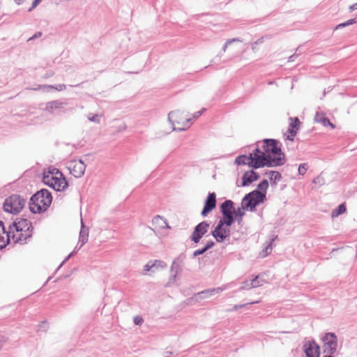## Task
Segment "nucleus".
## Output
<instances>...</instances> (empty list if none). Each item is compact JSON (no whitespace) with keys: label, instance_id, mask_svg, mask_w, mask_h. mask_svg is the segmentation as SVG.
<instances>
[{"label":"nucleus","instance_id":"nucleus-1","mask_svg":"<svg viewBox=\"0 0 357 357\" xmlns=\"http://www.w3.org/2000/svg\"><path fill=\"white\" fill-rule=\"evenodd\" d=\"M255 152L257 156L255 165L260 167L281 166L286 162L279 142L273 139L258 142Z\"/></svg>","mask_w":357,"mask_h":357},{"label":"nucleus","instance_id":"nucleus-2","mask_svg":"<svg viewBox=\"0 0 357 357\" xmlns=\"http://www.w3.org/2000/svg\"><path fill=\"white\" fill-rule=\"evenodd\" d=\"M43 183L56 191H63L68 186L63 173L54 167H48L43 172Z\"/></svg>","mask_w":357,"mask_h":357},{"label":"nucleus","instance_id":"nucleus-3","mask_svg":"<svg viewBox=\"0 0 357 357\" xmlns=\"http://www.w3.org/2000/svg\"><path fill=\"white\" fill-rule=\"evenodd\" d=\"M12 233V242L24 243L32 236L33 227L31 222L26 219H20L10 227Z\"/></svg>","mask_w":357,"mask_h":357},{"label":"nucleus","instance_id":"nucleus-4","mask_svg":"<svg viewBox=\"0 0 357 357\" xmlns=\"http://www.w3.org/2000/svg\"><path fill=\"white\" fill-rule=\"evenodd\" d=\"M52 201L51 193L46 189L40 190L31 197L29 208L33 213L45 212L50 206Z\"/></svg>","mask_w":357,"mask_h":357},{"label":"nucleus","instance_id":"nucleus-5","mask_svg":"<svg viewBox=\"0 0 357 357\" xmlns=\"http://www.w3.org/2000/svg\"><path fill=\"white\" fill-rule=\"evenodd\" d=\"M174 130H185L190 128V118L184 112L173 111L168 116Z\"/></svg>","mask_w":357,"mask_h":357},{"label":"nucleus","instance_id":"nucleus-6","mask_svg":"<svg viewBox=\"0 0 357 357\" xmlns=\"http://www.w3.org/2000/svg\"><path fill=\"white\" fill-rule=\"evenodd\" d=\"M25 202V199L20 195H13L5 200L3 209L10 213L17 214L22 210Z\"/></svg>","mask_w":357,"mask_h":357},{"label":"nucleus","instance_id":"nucleus-7","mask_svg":"<svg viewBox=\"0 0 357 357\" xmlns=\"http://www.w3.org/2000/svg\"><path fill=\"white\" fill-rule=\"evenodd\" d=\"M264 198L265 195L262 192L255 190L249 193L243 199L241 203L243 209L250 208V210H252L257 205L262 202Z\"/></svg>","mask_w":357,"mask_h":357},{"label":"nucleus","instance_id":"nucleus-8","mask_svg":"<svg viewBox=\"0 0 357 357\" xmlns=\"http://www.w3.org/2000/svg\"><path fill=\"white\" fill-rule=\"evenodd\" d=\"M227 225L223 220H220L217 227L212 232V235L218 242H222L230 234V227Z\"/></svg>","mask_w":357,"mask_h":357},{"label":"nucleus","instance_id":"nucleus-9","mask_svg":"<svg viewBox=\"0 0 357 357\" xmlns=\"http://www.w3.org/2000/svg\"><path fill=\"white\" fill-rule=\"evenodd\" d=\"M233 204L231 200H227L221 204V211L223 217L220 220H223L227 225H231L234 222L232 215L234 212Z\"/></svg>","mask_w":357,"mask_h":357},{"label":"nucleus","instance_id":"nucleus-10","mask_svg":"<svg viewBox=\"0 0 357 357\" xmlns=\"http://www.w3.org/2000/svg\"><path fill=\"white\" fill-rule=\"evenodd\" d=\"M70 173L75 177H81L85 172L86 166L81 160H71L68 165Z\"/></svg>","mask_w":357,"mask_h":357},{"label":"nucleus","instance_id":"nucleus-11","mask_svg":"<svg viewBox=\"0 0 357 357\" xmlns=\"http://www.w3.org/2000/svg\"><path fill=\"white\" fill-rule=\"evenodd\" d=\"M324 343V348L328 350L331 354L336 351L337 347V337L333 333H326L322 338Z\"/></svg>","mask_w":357,"mask_h":357},{"label":"nucleus","instance_id":"nucleus-12","mask_svg":"<svg viewBox=\"0 0 357 357\" xmlns=\"http://www.w3.org/2000/svg\"><path fill=\"white\" fill-rule=\"evenodd\" d=\"M208 228L209 224L206 222L203 221L199 223L191 235V240L195 243H199L202 237L208 231Z\"/></svg>","mask_w":357,"mask_h":357},{"label":"nucleus","instance_id":"nucleus-13","mask_svg":"<svg viewBox=\"0 0 357 357\" xmlns=\"http://www.w3.org/2000/svg\"><path fill=\"white\" fill-rule=\"evenodd\" d=\"M255 158H257L255 151H253L249 155H241L238 156L235 160V163L238 165H248L249 167L258 169L261 168L260 167L255 165Z\"/></svg>","mask_w":357,"mask_h":357},{"label":"nucleus","instance_id":"nucleus-14","mask_svg":"<svg viewBox=\"0 0 357 357\" xmlns=\"http://www.w3.org/2000/svg\"><path fill=\"white\" fill-rule=\"evenodd\" d=\"M303 351L307 357H319L320 348L313 341H309L303 345Z\"/></svg>","mask_w":357,"mask_h":357},{"label":"nucleus","instance_id":"nucleus-15","mask_svg":"<svg viewBox=\"0 0 357 357\" xmlns=\"http://www.w3.org/2000/svg\"><path fill=\"white\" fill-rule=\"evenodd\" d=\"M167 268V264L160 260H154L149 261L144 267L145 273L152 271L153 273L159 272Z\"/></svg>","mask_w":357,"mask_h":357},{"label":"nucleus","instance_id":"nucleus-16","mask_svg":"<svg viewBox=\"0 0 357 357\" xmlns=\"http://www.w3.org/2000/svg\"><path fill=\"white\" fill-rule=\"evenodd\" d=\"M216 206V195L214 192L209 193L206 200L204 203V208L202 211V215L203 216H206L210 213L213 209L215 208Z\"/></svg>","mask_w":357,"mask_h":357},{"label":"nucleus","instance_id":"nucleus-17","mask_svg":"<svg viewBox=\"0 0 357 357\" xmlns=\"http://www.w3.org/2000/svg\"><path fill=\"white\" fill-rule=\"evenodd\" d=\"M291 122L287 133V139L294 141V137L299 130L301 123L297 117L291 119Z\"/></svg>","mask_w":357,"mask_h":357},{"label":"nucleus","instance_id":"nucleus-18","mask_svg":"<svg viewBox=\"0 0 357 357\" xmlns=\"http://www.w3.org/2000/svg\"><path fill=\"white\" fill-rule=\"evenodd\" d=\"M266 282L265 280L257 275L255 278L250 280H246L243 283V289H249L252 288H256L262 286Z\"/></svg>","mask_w":357,"mask_h":357},{"label":"nucleus","instance_id":"nucleus-19","mask_svg":"<svg viewBox=\"0 0 357 357\" xmlns=\"http://www.w3.org/2000/svg\"><path fill=\"white\" fill-rule=\"evenodd\" d=\"M11 241L12 238L9 233L5 230L3 222L0 221V250L5 248Z\"/></svg>","mask_w":357,"mask_h":357},{"label":"nucleus","instance_id":"nucleus-20","mask_svg":"<svg viewBox=\"0 0 357 357\" xmlns=\"http://www.w3.org/2000/svg\"><path fill=\"white\" fill-rule=\"evenodd\" d=\"M152 225L154 227V229L157 231L162 229L169 228L166 219L161 217L160 215H156L153 218L152 220Z\"/></svg>","mask_w":357,"mask_h":357},{"label":"nucleus","instance_id":"nucleus-21","mask_svg":"<svg viewBox=\"0 0 357 357\" xmlns=\"http://www.w3.org/2000/svg\"><path fill=\"white\" fill-rule=\"evenodd\" d=\"M259 176L257 174V173H256L255 172H254L252 170L246 172L243 174V178H242V180H243L242 185L243 186L248 185L252 183V182L257 181L259 178Z\"/></svg>","mask_w":357,"mask_h":357},{"label":"nucleus","instance_id":"nucleus-22","mask_svg":"<svg viewBox=\"0 0 357 357\" xmlns=\"http://www.w3.org/2000/svg\"><path fill=\"white\" fill-rule=\"evenodd\" d=\"M314 121L317 123H321L325 127L330 126L333 129L335 128V126L330 121L328 118L325 116L323 113H317L314 116Z\"/></svg>","mask_w":357,"mask_h":357},{"label":"nucleus","instance_id":"nucleus-23","mask_svg":"<svg viewBox=\"0 0 357 357\" xmlns=\"http://www.w3.org/2000/svg\"><path fill=\"white\" fill-rule=\"evenodd\" d=\"M266 174L268 175L272 184H276V183L279 181L282 177L280 173L276 171H271Z\"/></svg>","mask_w":357,"mask_h":357},{"label":"nucleus","instance_id":"nucleus-24","mask_svg":"<svg viewBox=\"0 0 357 357\" xmlns=\"http://www.w3.org/2000/svg\"><path fill=\"white\" fill-rule=\"evenodd\" d=\"M347 208L344 204H340L337 209L332 211V218L337 217L338 215L343 214L346 212Z\"/></svg>","mask_w":357,"mask_h":357},{"label":"nucleus","instance_id":"nucleus-25","mask_svg":"<svg viewBox=\"0 0 357 357\" xmlns=\"http://www.w3.org/2000/svg\"><path fill=\"white\" fill-rule=\"evenodd\" d=\"M213 245H214V243L213 241L208 242L204 248L195 250L194 252V255L197 256V255H200L203 254L207 250L211 248Z\"/></svg>","mask_w":357,"mask_h":357},{"label":"nucleus","instance_id":"nucleus-26","mask_svg":"<svg viewBox=\"0 0 357 357\" xmlns=\"http://www.w3.org/2000/svg\"><path fill=\"white\" fill-rule=\"evenodd\" d=\"M268 187V183L267 180H264L258 185V188L260 190L259 192H262L263 193H266Z\"/></svg>","mask_w":357,"mask_h":357},{"label":"nucleus","instance_id":"nucleus-27","mask_svg":"<svg viewBox=\"0 0 357 357\" xmlns=\"http://www.w3.org/2000/svg\"><path fill=\"white\" fill-rule=\"evenodd\" d=\"M271 250H272V246H271V243H270L268 245H266L265 249L261 252L259 253V257H265L269 253H271Z\"/></svg>","mask_w":357,"mask_h":357},{"label":"nucleus","instance_id":"nucleus-28","mask_svg":"<svg viewBox=\"0 0 357 357\" xmlns=\"http://www.w3.org/2000/svg\"><path fill=\"white\" fill-rule=\"evenodd\" d=\"M356 22H357L356 19H351V20H349L347 21L346 22L341 23V24H338L335 27V29H337L339 28L344 27L346 26H349V25L353 24L356 23Z\"/></svg>","mask_w":357,"mask_h":357},{"label":"nucleus","instance_id":"nucleus-29","mask_svg":"<svg viewBox=\"0 0 357 357\" xmlns=\"http://www.w3.org/2000/svg\"><path fill=\"white\" fill-rule=\"evenodd\" d=\"M308 169V165L307 163H303V164H301L298 167V173L301 174V175H304L307 170Z\"/></svg>","mask_w":357,"mask_h":357},{"label":"nucleus","instance_id":"nucleus-30","mask_svg":"<svg viewBox=\"0 0 357 357\" xmlns=\"http://www.w3.org/2000/svg\"><path fill=\"white\" fill-rule=\"evenodd\" d=\"M220 291H221V290H220V289H211V290H207V291H203V292H202V294H208V296H211V295H213L214 293H218V292H220Z\"/></svg>","mask_w":357,"mask_h":357},{"label":"nucleus","instance_id":"nucleus-31","mask_svg":"<svg viewBox=\"0 0 357 357\" xmlns=\"http://www.w3.org/2000/svg\"><path fill=\"white\" fill-rule=\"evenodd\" d=\"M236 41H240L237 38H234V39H231V40H228L226 43L225 44L224 47H223V50L224 52L226 51V49L227 48V46L229 44L231 43H234V42H236Z\"/></svg>","mask_w":357,"mask_h":357},{"label":"nucleus","instance_id":"nucleus-32","mask_svg":"<svg viewBox=\"0 0 357 357\" xmlns=\"http://www.w3.org/2000/svg\"><path fill=\"white\" fill-rule=\"evenodd\" d=\"M41 1L42 0H34L32 3L31 7L29 9V11L30 12L33 10Z\"/></svg>","mask_w":357,"mask_h":357},{"label":"nucleus","instance_id":"nucleus-33","mask_svg":"<svg viewBox=\"0 0 357 357\" xmlns=\"http://www.w3.org/2000/svg\"><path fill=\"white\" fill-rule=\"evenodd\" d=\"M236 216H239L241 218L244 215L243 210L238 208L237 211H234Z\"/></svg>","mask_w":357,"mask_h":357},{"label":"nucleus","instance_id":"nucleus-34","mask_svg":"<svg viewBox=\"0 0 357 357\" xmlns=\"http://www.w3.org/2000/svg\"><path fill=\"white\" fill-rule=\"evenodd\" d=\"M134 321L137 325H140L143 322V319L140 317H136L134 319Z\"/></svg>","mask_w":357,"mask_h":357},{"label":"nucleus","instance_id":"nucleus-35","mask_svg":"<svg viewBox=\"0 0 357 357\" xmlns=\"http://www.w3.org/2000/svg\"><path fill=\"white\" fill-rule=\"evenodd\" d=\"M60 104L58 102H52L49 104L48 108L58 107Z\"/></svg>","mask_w":357,"mask_h":357},{"label":"nucleus","instance_id":"nucleus-36","mask_svg":"<svg viewBox=\"0 0 357 357\" xmlns=\"http://www.w3.org/2000/svg\"><path fill=\"white\" fill-rule=\"evenodd\" d=\"M356 9H357V3H354L353 5H351V6L349 7V10H350L351 11L354 10H356Z\"/></svg>","mask_w":357,"mask_h":357},{"label":"nucleus","instance_id":"nucleus-37","mask_svg":"<svg viewBox=\"0 0 357 357\" xmlns=\"http://www.w3.org/2000/svg\"><path fill=\"white\" fill-rule=\"evenodd\" d=\"M80 238L82 239V244L85 243V242L87 241V236H81Z\"/></svg>","mask_w":357,"mask_h":357},{"label":"nucleus","instance_id":"nucleus-38","mask_svg":"<svg viewBox=\"0 0 357 357\" xmlns=\"http://www.w3.org/2000/svg\"><path fill=\"white\" fill-rule=\"evenodd\" d=\"M15 3H17V4H20L22 1V0H15Z\"/></svg>","mask_w":357,"mask_h":357},{"label":"nucleus","instance_id":"nucleus-39","mask_svg":"<svg viewBox=\"0 0 357 357\" xmlns=\"http://www.w3.org/2000/svg\"><path fill=\"white\" fill-rule=\"evenodd\" d=\"M41 36V33H38V34H35L34 37H38V36Z\"/></svg>","mask_w":357,"mask_h":357},{"label":"nucleus","instance_id":"nucleus-40","mask_svg":"<svg viewBox=\"0 0 357 357\" xmlns=\"http://www.w3.org/2000/svg\"><path fill=\"white\" fill-rule=\"evenodd\" d=\"M174 266H175V264L174 263L172 266V270H173L174 268Z\"/></svg>","mask_w":357,"mask_h":357},{"label":"nucleus","instance_id":"nucleus-41","mask_svg":"<svg viewBox=\"0 0 357 357\" xmlns=\"http://www.w3.org/2000/svg\"><path fill=\"white\" fill-rule=\"evenodd\" d=\"M319 178V177H317V178L314 180V182H315L316 180H318Z\"/></svg>","mask_w":357,"mask_h":357}]
</instances>
